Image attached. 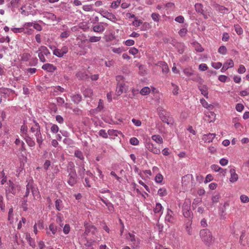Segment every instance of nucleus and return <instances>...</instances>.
<instances>
[{
  "instance_id": "nucleus-1",
  "label": "nucleus",
  "mask_w": 249,
  "mask_h": 249,
  "mask_svg": "<svg viewBox=\"0 0 249 249\" xmlns=\"http://www.w3.org/2000/svg\"><path fill=\"white\" fill-rule=\"evenodd\" d=\"M30 132L34 134L39 147L41 148L44 141V139L41 133L40 125L36 121L34 120L33 123L30 124Z\"/></svg>"
},
{
  "instance_id": "nucleus-2",
  "label": "nucleus",
  "mask_w": 249,
  "mask_h": 249,
  "mask_svg": "<svg viewBox=\"0 0 249 249\" xmlns=\"http://www.w3.org/2000/svg\"><path fill=\"white\" fill-rule=\"evenodd\" d=\"M199 235L202 241L206 245L210 246L212 244L213 241V237L212 232L209 230L205 229L200 230Z\"/></svg>"
},
{
  "instance_id": "nucleus-3",
  "label": "nucleus",
  "mask_w": 249,
  "mask_h": 249,
  "mask_svg": "<svg viewBox=\"0 0 249 249\" xmlns=\"http://www.w3.org/2000/svg\"><path fill=\"white\" fill-rule=\"evenodd\" d=\"M126 239L130 242V245L133 249L137 248L140 244V240L135 238V236L133 233H128L126 237Z\"/></svg>"
},
{
  "instance_id": "nucleus-4",
  "label": "nucleus",
  "mask_w": 249,
  "mask_h": 249,
  "mask_svg": "<svg viewBox=\"0 0 249 249\" xmlns=\"http://www.w3.org/2000/svg\"><path fill=\"white\" fill-rule=\"evenodd\" d=\"M176 218L174 213L169 208L167 209L166 215L165 217V222L166 223H169L173 224L175 222Z\"/></svg>"
},
{
  "instance_id": "nucleus-5",
  "label": "nucleus",
  "mask_w": 249,
  "mask_h": 249,
  "mask_svg": "<svg viewBox=\"0 0 249 249\" xmlns=\"http://www.w3.org/2000/svg\"><path fill=\"white\" fill-rule=\"evenodd\" d=\"M100 13L104 18H105L112 22H115L117 20L115 16L112 13L109 12L107 11L102 9L100 10Z\"/></svg>"
},
{
  "instance_id": "nucleus-6",
  "label": "nucleus",
  "mask_w": 249,
  "mask_h": 249,
  "mask_svg": "<svg viewBox=\"0 0 249 249\" xmlns=\"http://www.w3.org/2000/svg\"><path fill=\"white\" fill-rule=\"evenodd\" d=\"M193 179V175L191 174H187L182 178V184L185 187H187L192 183Z\"/></svg>"
},
{
  "instance_id": "nucleus-7",
  "label": "nucleus",
  "mask_w": 249,
  "mask_h": 249,
  "mask_svg": "<svg viewBox=\"0 0 249 249\" xmlns=\"http://www.w3.org/2000/svg\"><path fill=\"white\" fill-rule=\"evenodd\" d=\"M195 7L196 12L202 15L204 18L207 19L209 17H210L209 14L204 12L203 9V6L201 3H196L195 5Z\"/></svg>"
},
{
  "instance_id": "nucleus-8",
  "label": "nucleus",
  "mask_w": 249,
  "mask_h": 249,
  "mask_svg": "<svg viewBox=\"0 0 249 249\" xmlns=\"http://www.w3.org/2000/svg\"><path fill=\"white\" fill-rule=\"evenodd\" d=\"M67 183L71 186H73L77 181L76 173L69 174Z\"/></svg>"
},
{
  "instance_id": "nucleus-9",
  "label": "nucleus",
  "mask_w": 249,
  "mask_h": 249,
  "mask_svg": "<svg viewBox=\"0 0 249 249\" xmlns=\"http://www.w3.org/2000/svg\"><path fill=\"white\" fill-rule=\"evenodd\" d=\"M104 25L107 26L108 24L104 22H100L92 27L93 31L95 33H102L105 30Z\"/></svg>"
},
{
  "instance_id": "nucleus-10",
  "label": "nucleus",
  "mask_w": 249,
  "mask_h": 249,
  "mask_svg": "<svg viewBox=\"0 0 249 249\" xmlns=\"http://www.w3.org/2000/svg\"><path fill=\"white\" fill-rule=\"evenodd\" d=\"M146 148L150 152L155 154H159L160 153V149L155 147L154 145L150 142H146L145 143Z\"/></svg>"
},
{
  "instance_id": "nucleus-11",
  "label": "nucleus",
  "mask_w": 249,
  "mask_h": 249,
  "mask_svg": "<svg viewBox=\"0 0 249 249\" xmlns=\"http://www.w3.org/2000/svg\"><path fill=\"white\" fill-rule=\"evenodd\" d=\"M215 136L216 135L214 133H209L208 134L203 135L202 139L204 142L209 143L213 141Z\"/></svg>"
},
{
  "instance_id": "nucleus-12",
  "label": "nucleus",
  "mask_w": 249,
  "mask_h": 249,
  "mask_svg": "<svg viewBox=\"0 0 249 249\" xmlns=\"http://www.w3.org/2000/svg\"><path fill=\"white\" fill-rule=\"evenodd\" d=\"M230 173L231 174L230 181L231 183H234L237 181L238 179V176L236 173L235 170L234 168H231L230 170Z\"/></svg>"
},
{
  "instance_id": "nucleus-13",
  "label": "nucleus",
  "mask_w": 249,
  "mask_h": 249,
  "mask_svg": "<svg viewBox=\"0 0 249 249\" xmlns=\"http://www.w3.org/2000/svg\"><path fill=\"white\" fill-rule=\"evenodd\" d=\"M42 69L47 71L53 72L56 70V67L52 64L46 63L42 66Z\"/></svg>"
},
{
  "instance_id": "nucleus-14",
  "label": "nucleus",
  "mask_w": 249,
  "mask_h": 249,
  "mask_svg": "<svg viewBox=\"0 0 249 249\" xmlns=\"http://www.w3.org/2000/svg\"><path fill=\"white\" fill-rule=\"evenodd\" d=\"M42 14L43 16V18H46L47 19L51 20L53 21L57 20L56 16L53 13L47 12H44L42 13Z\"/></svg>"
},
{
  "instance_id": "nucleus-15",
  "label": "nucleus",
  "mask_w": 249,
  "mask_h": 249,
  "mask_svg": "<svg viewBox=\"0 0 249 249\" xmlns=\"http://www.w3.org/2000/svg\"><path fill=\"white\" fill-rule=\"evenodd\" d=\"M31 191L33 195L34 196L35 194V192H36V189L33 188V187L31 184L28 183V184L26 185V192L23 196L27 197L29 196Z\"/></svg>"
},
{
  "instance_id": "nucleus-16",
  "label": "nucleus",
  "mask_w": 249,
  "mask_h": 249,
  "mask_svg": "<svg viewBox=\"0 0 249 249\" xmlns=\"http://www.w3.org/2000/svg\"><path fill=\"white\" fill-rule=\"evenodd\" d=\"M24 139L29 146L34 147L35 146L36 142L34 139L29 135L25 136Z\"/></svg>"
},
{
  "instance_id": "nucleus-17",
  "label": "nucleus",
  "mask_w": 249,
  "mask_h": 249,
  "mask_svg": "<svg viewBox=\"0 0 249 249\" xmlns=\"http://www.w3.org/2000/svg\"><path fill=\"white\" fill-rule=\"evenodd\" d=\"M199 90L201 94L206 98H208V88L206 85H204L198 87Z\"/></svg>"
},
{
  "instance_id": "nucleus-18",
  "label": "nucleus",
  "mask_w": 249,
  "mask_h": 249,
  "mask_svg": "<svg viewBox=\"0 0 249 249\" xmlns=\"http://www.w3.org/2000/svg\"><path fill=\"white\" fill-rule=\"evenodd\" d=\"M159 116L163 122L166 123L167 124H172V119L169 117L167 118L162 112L160 113Z\"/></svg>"
},
{
  "instance_id": "nucleus-19",
  "label": "nucleus",
  "mask_w": 249,
  "mask_h": 249,
  "mask_svg": "<svg viewBox=\"0 0 249 249\" xmlns=\"http://www.w3.org/2000/svg\"><path fill=\"white\" fill-rule=\"evenodd\" d=\"M25 239L27 240L30 246L32 248H35L36 247L35 242L34 240L31 238L30 233H25Z\"/></svg>"
},
{
  "instance_id": "nucleus-20",
  "label": "nucleus",
  "mask_w": 249,
  "mask_h": 249,
  "mask_svg": "<svg viewBox=\"0 0 249 249\" xmlns=\"http://www.w3.org/2000/svg\"><path fill=\"white\" fill-rule=\"evenodd\" d=\"M37 51L38 52H41L43 54H45L46 56L50 54V52L49 50L44 46H41Z\"/></svg>"
},
{
  "instance_id": "nucleus-21",
  "label": "nucleus",
  "mask_w": 249,
  "mask_h": 249,
  "mask_svg": "<svg viewBox=\"0 0 249 249\" xmlns=\"http://www.w3.org/2000/svg\"><path fill=\"white\" fill-rule=\"evenodd\" d=\"M125 89L124 84L120 83L118 84L116 88V92L118 95H120L122 94Z\"/></svg>"
},
{
  "instance_id": "nucleus-22",
  "label": "nucleus",
  "mask_w": 249,
  "mask_h": 249,
  "mask_svg": "<svg viewBox=\"0 0 249 249\" xmlns=\"http://www.w3.org/2000/svg\"><path fill=\"white\" fill-rule=\"evenodd\" d=\"M72 101L75 104H78L82 100V96L79 94L73 95L71 96Z\"/></svg>"
},
{
  "instance_id": "nucleus-23",
  "label": "nucleus",
  "mask_w": 249,
  "mask_h": 249,
  "mask_svg": "<svg viewBox=\"0 0 249 249\" xmlns=\"http://www.w3.org/2000/svg\"><path fill=\"white\" fill-rule=\"evenodd\" d=\"M151 138L154 141L159 144H161L163 142L162 138L159 135H153Z\"/></svg>"
},
{
  "instance_id": "nucleus-24",
  "label": "nucleus",
  "mask_w": 249,
  "mask_h": 249,
  "mask_svg": "<svg viewBox=\"0 0 249 249\" xmlns=\"http://www.w3.org/2000/svg\"><path fill=\"white\" fill-rule=\"evenodd\" d=\"M67 172L70 173H76L74 165L72 162H69L67 166Z\"/></svg>"
},
{
  "instance_id": "nucleus-25",
  "label": "nucleus",
  "mask_w": 249,
  "mask_h": 249,
  "mask_svg": "<svg viewBox=\"0 0 249 249\" xmlns=\"http://www.w3.org/2000/svg\"><path fill=\"white\" fill-rule=\"evenodd\" d=\"M184 74L188 77H190L194 74V71L191 68H187L183 70Z\"/></svg>"
},
{
  "instance_id": "nucleus-26",
  "label": "nucleus",
  "mask_w": 249,
  "mask_h": 249,
  "mask_svg": "<svg viewBox=\"0 0 249 249\" xmlns=\"http://www.w3.org/2000/svg\"><path fill=\"white\" fill-rule=\"evenodd\" d=\"M55 205L56 209L60 211L63 208V205L62 201L60 199H57L55 202Z\"/></svg>"
},
{
  "instance_id": "nucleus-27",
  "label": "nucleus",
  "mask_w": 249,
  "mask_h": 249,
  "mask_svg": "<svg viewBox=\"0 0 249 249\" xmlns=\"http://www.w3.org/2000/svg\"><path fill=\"white\" fill-rule=\"evenodd\" d=\"M27 197H24L22 198L21 200V205L23 208V210L24 211H26L28 210V205H27Z\"/></svg>"
},
{
  "instance_id": "nucleus-28",
  "label": "nucleus",
  "mask_w": 249,
  "mask_h": 249,
  "mask_svg": "<svg viewBox=\"0 0 249 249\" xmlns=\"http://www.w3.org/2000/svg\"><path fill=\"white\" fill-rule=\"evenodd\" d=\"M189 207L187 205L185 206L184 205L183 206V215L185 217H189L191 214V212L188 209Z\"/></svg>"
},
{
  "instance_id": "nucleus-29",
  "label": "nucleus",
  "mask_w": 249,
  "mask_h": 249,
  "mask_svg": "<svg viewBox=\"0 0 249 249\" xmlns=\"http://www.w3.org/2000/svg\"><path fill=\"white\" fill-rule=\"evenodd\" d=\"M150 89L148 87L143 88L140 91V93L142 95H146L150 93Z\"/></svg>"
},
{
  "instance_id": "nucleus-30",
  "label": "nucleus",
  "mask_w": 249,
  "mask_h": 249,
  "mask_svg": "<svg viewBox=\"0 0 249 249\" xmlns=\"http://www.w3.org/2000/svg\"><path fill=\"white\" fill-rule=\"evenodd\" d=\"M83 94L86 97H90L92 94V90L90 89H86L83 91Z\"/></svg>"
},
{
  "instance_id": "nucleus-31",
  "label": "nucleus",
  "mask_w": 249,
  "mask_h": 249,
  "mask_svg": "<svg viewBox=\"0 0 249 249\" xmlns=\"http://www.w3.org/2000/svg\"><path fill=\"white\" fill-rule=\"evenodd\" d=\"M162 206L160 203H157L154 209V212L155 213H159L162 211Z\"/></svg>"
},
{
  "instance_id": "nucleus-32",
  "label": "nucleus",
  "mask_w": 249,
  "mask_h": 249,
  "mask_svg": "<svg viewBox=\"0 0 249 249\" xmlns=\"http://www.w3.org/2000/svg\"><path fill=\"white\" fill-rule=\"evenodd\" d=\"M112 51L114 53H116L117 54H121L124 51V49L122 47H119V48H111Z\"/></svg>"
},
{
  "instance_id": "nucleus-33",
  "label": "nucleus",
  "mask_w": 249,
  "mask_h": 249,
  "mask_svg": "<svg viewBox=\"0 0 249 249\" xmlns=\"http://www.w3.org/2000/svg\"><path fill=\"white\" fill-rule=\"evenodd\" d=\"M57 103L59 106L64 105L66 107H67L68 104L67 103L65 104L64 99L61 97L56 98Z\"/></svg>"
},
{
  "instance_id": "nucleus-34",
  "label": "nucleus",
  "mask_w": 249,
  "mask_h": 249,
  "mask_svg": "<svg viewBox=\"0 0 249 249\" xmlns=\"http://www.w3.org/2000/svg\"><path fill=\"white\" fill-rule=\"evenodd\" d=\"M158 194L160 196H164L167 195L166 189L164 188H160L158 191Z\"/></svg>"
},
{
  "instance_id": "nucleus-35",
  "label": "nucleus",
  "mask_w": 249,
  "mask_h": 249,
  "mask_svg": "<svg viewBox=\"0 0 249 249\" xmlns=\"http://www.w3.org/2000/svg\"><path fill=\"white\" fill-rule=\"evenodd\" d=\"M74 156L81 160L84 159L82 152L80 150H76L74 152Z\"/></svg>"
},
{
  "instance_id": "nucleus-36",
  "label": "nucleus",
  "mask_w": 249,
  "mask_h": 249,
  "mask_svg": "<svg viewBox=\"0 0 249 249\" xmlns=\"http://www.w3.org/2000/svg\"><path fill=\"white\" fill-rule=\"evenodd\" d=\"M49 229L53 234H55L57 231V227L53 223L49 225Z\"/></svg>"
},
{
  "instance_id": "nucleus-37",
  "label": "nucleus",
  "mask_w": 249,
  "mask_h": 249,
  "mask_svg": "<svg viewBox=\"0 0 249 249\" xmlns=\"http://www.w3.org/2000/svg\"><path fill=\"white\" fill-rule=\"evenodd\" d=\"M53 54L59 57H61L63 56L62 52L60 51L59 49L56 48L53 51Z\"/></svg>"
},
{
  "instance_id": "nucleus-38",
  "label": "nucleus",
  "mask_w": 249,
  "mask_h": 249,
  "mask_svg": "<svg viewBox=\"0 0 249 249\" xmlns=\"http://www.w3.org/2000/svg\"><path fill=\"white\" fill-rule=\"evenodd\" d=\"M223 65L229 69L230 68H232L234 66V63L231 59H229L225 62Z\"/></svg>"
},
{
  "instance_id": "nucleus-39",
  "label": "nucleus",
  "mask_w": 249,
  "mask_h": 249,
  "mask_svg": "<svg viewBox=\"0 0 249 249\" xmlns=\"http://www.w3.org/2000/svg\"><path fill=\"white\" fill-rule=\"evenodd\" d=\"M234 27L235 31L238 35H240L243 34V29L239 25H234Z\"/></svg>"
},
{
  "instance_id": "nucleus-40",
  "label": "nucleus",
  "mask_w": 249,
  "mask_h": 249,
  "mask_svg": "<svg viewBox=\"0 0 249 249\" xmlns=\"http://www.w3.org/2000/svg\"><path fill=\"white\" fill-rule=\"evenodd\" d=\"M36 53L38 54V56L39 57V60L42 62H45L46 61V59L45 57V54H43L41 52H38V51H36Z\"/></svg>"
},
{
  "instance_id": "nucleus-41",
  "label": "nucleus",
  "mask_w": 249,
  "mask_h": 249,
  "mask_svg": "<svg viewBox=\"0 0 249 249\" xmlns=\"http://www.w3.org/2000/svg\"><path fill=\"white\" fill-rule=\"evenodd\" d=\"M89 231H91L92 233H95L96 231V229L93 226L89 227V228L88 227H86L85 233L88 234L89 232Z\"/></svg>"
},
{
  "instance_id": "nucleus-42",
  "label": "nucleus",
  "mask_w": 249,
  "mask_h": 249,
  "mask_svg": "<svg viewBox=\"0 0 249 249\" xmlns=\"http://www.w3.org/2000/svg\"><path fill=\"white\" fill-rule=\"evenodd\" d=\"M101 36H92L89 38V41L92 43L97 42L101 40Z\"/></svg>"
},
{
  "instance_id": "nucleus-43",
  "label": "nucleus",
  "mask_w": 249,
  "mask_h": 249,
  "mask_svg": "<svg viewBox=\"0 0 249 249\" xmlns=\"http://www.w3.org/2000/svg\"><path fill=\"white\" fill-rule=\"evenodd\" d=\"M121 0H117L116 1H113L111 4V7L114 9L117 8L121 4Z\"/></svg>"
},
{
  "instance_id": "nucleus-44",
  "label": "nucleus",
  "mask_w": 249,
  "mask_h": 249,
  "mask_svg": "<svg viewBox=\"0 0 249 249\" xmlns=\"http://www.w3.org/2000/svg\"><path fill=\"white\" fill-rule=\"evenodd\" d=\"M227 48L224 46H220L218 50V53L223 55L227 53Z\"/></svg>"
},
{
  "instance_id": "nucleus-45",
  "label": "nucleus",
  "mask_w": 249,
  "mask_h": 249,
  "mask_svg": "<svg viewBox=\"0 0 249 249\" xmlns=\"http://www.w3.org/2000/svg\"><path fill=\"white\" fill-rule=\"evenodd\" d=\"M31 57V55L28 53H24L21 55V59L23 61H27Z\"/></svg>"
},
{
  "instance_id": "nucleus-46",
  "label": "nucleus",
  "mask_w": 249,
  "mask_h": 249,
  "mask_svg": "<svg viewBox=\"0 0 249 249\" xmlns=\"http://www.w3.org/2000/svg\"><path fill=\"white\" fill-rule=\"evenodd\" d=\"M28 127L26 125H22L20 127V132L24 134L25 136L28 135L27 134Z\"/></svg>"
},
{
  "instance_id": "nucleus-47",
  "label": "nucleus",
  "mask_w": 249,
  "mask_h": 249,
  "mask_svg": "<svg viewBox=\"0 0 249 249\" xmlns=\"http://www.w3.org/2000/svg\"><path fill=\"white\" fill-rule=\"evenodd\" d=\"M98 134L100 136L104 138H107L108 137V134L105 129H101L99 131Z\"/></svg>"
},
{
  "instance_id": "nucleus-48",
  "label": "nucleus",
  "mask_w": 249,
  "mask_h": 249,
  "mask_svg": "<svg viewBox=\"0 0 249 249\" xmlns=\"http://www.w3.org/2000/svg\"><path fill=\"white\" fill-rule=\"evenodd\" d=\"M172 86L173 88V89H172L173 94L174 95H178V89H179L178 86L174 83H172Z\"/></svg>"
},
{
  "instance_id": "nucleus-49",
  "label": "nucleus",
  "mask_w": 249,
  "mask_h": 249,
  "mask_svg": "<svg viewBox=\"0 0 249 249\" xmlns=\"http://www.w3.org/2000/svg\"><path fill=\"white\" fill-rule=\"evenodd\" d=\"M51 131L53 133H57L59 131V127L58 126L55 124H52L51 127Z\"/></svg>"
},
{
  "instance_id": "nucleus-50",
  "label": "nucleus",
  "mask_w": 249,
  "mask_h": 249,
  "mask_svg": "<svg viewBox=\"0 0 249 249\" xmlns=\"http://www.w3.org/2000/svg\"><path fill=\"white\" fill-rule=\"evenodd\" d=\"M129 142H130V144L133 145H137L139 144V140H138L137 138H136L135 137L131 138L130 139Z\"/></svg>"
},
{
  "instance_id": "nucleus-51",
  "label": "nucleus",
  "mask_w": 249,
  "mask_h": 249,
  "mask_svg": "<svg viewBox=\"0 0 249 249\" xmlns=\"http://www.w3.org/2000/svg\"><path fill=\"white\" fill-rule=\"evenodd\" d=\"M240 200L242 203H246L249 202V197L245 195L240 196Z\"/></svg>"
},
{
  "instance_id": "nucleus-52",
  "label": "nucleus",
  "mask_w": 249,
  "mask_h": 249,
  "mask_svg": "<svg viewBox=\"0 0 249 249\" xmlns=\"http://www.w3.org/2000/svg\"><path fill=\"white\" fill-rule=\"evenodd\" d=\"M187 32L188 30L186 28H182L178 31V33L180 36L183 37L186 36Z\"/></svg>"
},
{
  "instance_id": "nucleus-53",
  "label": "nucleus",
  "mask_w": 249,
  "mask_h": 249,
  "mask_svg": "<svg viewBox=\"0 0 249 249\" xmlns=\"http://www.w3.org/2000/svg\"><path fill=\"white\" fill-rule=\"evenodd\" d=\"M201 202V200L200 198H196L194 200L192 203V207L194 209L196 208V205L200 203Z\"/></svg>"
},
{
  "instance_id": "nucleus-54",
  "label": "nucleus",
  "mask_w": 249,
  "mask_h": 249,
  "mask_svg": "<svg viewBox=\"0 0 249 249\" xmlns=\"http://www.w3.org/2000/svg\"><path fill=\"white\" fill-rule=\"evenodd\" d=\"M163 180V176L160 174L157 175L155 177V180L157 183H160Z\"/></svg>"
},
{
  "instance_id": "nucleus-55",
  "label": "nucleus",
  "mask_w": 249,
  "mask_h": 249,
  "mask_svg": "<svg viewBox=\"0 0 249 249\" xmlns=\"http://www.w3.org/2000/svg\"><path fill=\"white\" fill-rule=\"evenodd\" d=\"M162 71L163 73H167L169 71V68L167 65L164 62L161 64Z\"/></svg>"
},
{
  "instance_id": "nucleus-56",
  "label": "nucleus",
  "mask_w": 249,
  "mask_h": 249,
  "mask_svg": "<svg viewBox=\"0 0 249 249\" xmlns=\"http://www.w3.org/2000/svg\"><path fill=\"white\" fill-rule=\"evenodd\" d=\"M70 35V32L69 31H66L62 32L60 35V37L62 39L66 38Z\"/></svg>"
},
{
  "instance_id": "nucleus-57",
  "label": "nucleus",
  "mask_w": 249,
  "mask_h": 249,
  "mask_svg": "<svg viewBox=\"0 0 249 249\" xmlns=\"http://www.w3.org/2000/svg\"><path fill=\"white\" fill-rule=\"evenodd\" d=\"M151 17L152 18V19L156 22H159L160 20V16L159 14L157 13H153L151 15Z\"/></svg>"
},
{
  "instance_id": "nucleus-58",
  "label": "nucleus",
  "mask_w": 249,
  "mask_h": 249,
  "mask_svg": "<svg viewBox=\"0 0 249 249\" xmlns=\"http://www.w3.org/2000/svg\"><path fill=\"white\" fill-rule=\"evenodd\" d=\"M222 66V64L221 62H213L212 63V66L215 69H220Z\"/></svg>"
},
{
  "instance_id": "nucleus-59",
  "label": "nucleus",
  "mask_w": 249,
  "mask_h": 249,
  "mask_svg": "<svg viewBox=\"0 0 249 249\" xmlns=\"http://www.w3.org/2000/svg\"><path fill=\"white\" fill-rule=\"evenodd\" d=\"M175 20L179 23H183L184 21V18L182 16H179L177 17Z\"/></svg>"
},
{
  "instance_id": "nucleus-60",
  "label": "nucleus",
  "mask_w": 249,
  "mask_h": 249,
  "mask_svg": "<svg viewBox=\"0 0 249 249\" xmlns=\"http://www.w3.org/2000/svg\"><path fill=\"white\" fill-rule=\"evenodd\" d=\"M237 71L240 74H242L245 72L246 71V68L245 66L243 65H240L239 68L237 70Z\"/></svg>"
},
{
  "instance_id": "nucleus-61",
  "label": "nucleus",
  "mask_w": 249,
  "mask_h": 249,
  "mask_svg": "<svg viewBox=\"0 0 249 249\" xmlns=\"http://www.w3.org/2000/svg\"><path fill=\"white\" fill-rule=\"evenodd\" d=\"M244 108L243 104L238 103L236 105L235 109L238 112H241Z\"/></svg>"
},
{
  "instance_id": "nucleus-62",
  "label": "nucleus",
  "mask_w": 249,
  "mask_h": 249,
  "mask_svg": "<svg viewBox=\"0 0 249 249\" xmlns=\"http://www.w3.org/2000/svg\"><path fill=\"white\" fill-rule=\"evenodd\" d=\"M198 69L200 71H205L208 68L206 64L202 63L199 65Z\"/></svg>"
},
{
  "instance_id": "nucleus-63",
  "label": "nucleus",
  "mask_w": 249,
  "mask_h": 249,
  "mask_svg": "<svg viewBox=\"0 0 249 249\" xmlns=\"http://www.w3.org/2000/svg\"><path fill=\"white\" fill-rule=\"evenodd\" d=\"M83 9L87 12L92 11V6L91 5H85L83 6Z\"/></svg>"
},
{
  "instance_id": "nucleus-64",
  "label": "nucleus",
  "mask_w": 249,
  "mask_h": 249,
  "mask_svg": "<svg viewBox=\"0 0 249 249\" xmlns=\"http://www.w3.org/2000/svg\"><path fill=\"white\" fill-rule=\"evenodd\" d=\"M106 206L107 207V209L108 211L110 212H113L114 211V207L113 204L109 201H108L107 203L106 204Z\"/></svg>"
}]
</instances>
